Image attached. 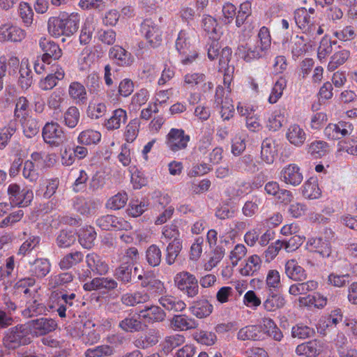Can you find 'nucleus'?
<instances>
[{
	"label": "nucleus",
	"instance_id": "nucleus-1",
	"mask_svg": "<svg viewBox=\"0 0 357 357\" xmlns=\"http://www.w3.org/2000/svg\"><path fill=\"white\" fill-rule=\"evenodd\" d=\"M80 16L75 13L63 12L56 17H51L47 22L49 33L55 37L73 36L79 29Z\"/></svg>",
	"mask_w": 357,
	"mask_h": 357
},
{
	"label": "nucleus",
	"instance_id": "nucleus-2",
	"mask_svg": "<svg viewBox=\"0 0 357 357\" xmlns=\"http://www.w3.org/2000/svg\"><path fill=\"white\" fill-rule=\"evenodd\" d=\"M31 328L28 322L10 328L6 335L8 347L15 349L22 345L29 344L31 342Z\"/></svg>",
	"mask_w": 357,
	"mask_h": 357
},
{
	"label": "nucleus",
	"instance_id": "nucleus-3",
	"mask_svg": "<svg viewBox=\"0 0 357 357\" xmlns=\"http://www.w3.org/2000/svg\"><path fill=\"white\" fill-rule=\"evenodd\" d=\"M176 287L184 294L193 298L199 293L198 280L195 276L188 271H182L174 277Z\"/></svg>",
	"mask_w": 357,
	"mask_h": 357
},
{
	"label": "nucleus",
	"instance_id": "nucleus-4",
	"mask_svg": "<svg viewBox=\"0 0 357 357\" xmlns=\"http://www.w3.org/2000/svg\"><path fill=\"white\" fill-rule=\"evenodd\" d=\"M42 135L45 143L52 146H59L66 141L63 128L58 123H47L43 128Z\"/></svg>",
	"mask_w": 357,
	"mask_h": 357
},
{
	"label": "nucleus",
	"instance_id": "nucleus-5",
	"mask_svg": "<svg viewBox=\"0 0 357 357\" xmlns=\"http://www.w3.org/2000/svg\"><path fill=\"white\" fill-rule=\"evenodd\" d=\"M8 195L11 204L20 207L29 205L33 197V192L31 190L21 189L20 185L17 183H11L8 185Z\"/></svg>",
	"mask_w": 357,
	"mask_h": 357
},
{
	"label": "nucleus",
	"instance_id": "nucleus-6",
	"mask_svg": "<svg viewBox=\"0 0 357 357\" xmlns=\"http://www.w3.org/2000/svg\"><path fill=\"white\" fill-rule=\"evenodd\" d=\"M141 33L144 36L151 47H156L162 42V31L151 19H146L141 24Z\"/></svg>",
	"mask_w": 357,
	"mask_h": 357
},
{
	"label": "nucleus",
	"instance_id": "nucleus-7",
	"mask_svg": "<svg viewBox=\"0 0 357 357\" xmlns=\"http://www.w3.org/2000/svg\"><path fill=\"white\" fill-rule=\"evenodd\" d=\"M232 50L229 47L222 48L219 54V70L224 71V83L229 84L234 73V62L231 60Z\"/></svg>",
	"mask_w": 357,
	"mask_h": 357
},
{
	"label": "nucleus",
	"instance_id": "nucleus-8",
	"mask_svg": "<svg viewBox=\"0 0 357 357\" xmlns=\"http://www.w3.org/2000/svg\"><path fill=\"white\" fill-rule=\"evenodd\" d=\"M190 136L182 129L172 128L167 136L166 144L174 152L185 149L190 141Z\"/></svg>",
	"mask_w": 357,
	"mask_h": 357
},
{
	"label": "nucleus",
	"instance_id": "nucleus-9",
	"mask_svg": "<svg viewBox=\"0 0 357 357\" xmlns=\"http://www.w3.org/2000/svg\"><path fill=\"white\" fill-rule=\"evenodd\" d=\"M353 131L352 123L340 121L336 124H328L324 129V134L328 139L335 140L351 135Z\"/></svg>",
	"mask_w": 357,
	"mask_h": 357
},
{
	"label": "nucleus",
	"instance_id": "nucleus-10",
	"mask_svg": "<svg viewBox=\"0 0 357 357\" xmlns=\"http://www.w3.org/2000/svg\"><path fill=\"white\" fill-rule=\"evenodd\" d=\"M96 225L102 230H129L131 225L121 218L112 215L100 217L96 220Z\"/></svg>",
	"mask_w": 357,
	"mask_h": 357
},
{
	"label": "nucleus",
	"instance_id": "nucleus-11",
	"mask_svg": "<svg viewBox=\"0 0 357 357\" xmlns=\"http://www.w3.org/2000/svg\"><path fill=\"white\" fill-rule=\"evenodd\" d=\"M31 328V332L35 336L45 335L54 331L57 327V323L52 319L38 318L28 321Z\"/></svg>",
	"mask_w": 357,
	"mask_h": 357
},
{
	"label": "nucleus",
	"instance_id": "nucleus-12",
	"mask_svg": "<svg viewBox=\"0 0 357 357\" xmlns=\"http://www.w3.org/2000/svg\"><path fill=\"white\" fill-rule=\"evenodd\" d=\"M280 180L286 184L298 186L303 180L301 168L296 164H289L281 170Z\"/></svg>",
	"mask_w": 357,
	"mask_h": 357
},
{
	"label": "nucleus",
	"instance_id": "nucleus-13",
	"mask_svg": "<svg viewBox=\"0 0 357 357\" xmlns=\"http://www.w3.org/2000/svg\"><path fill=\"white\" fill-rule=\"evenodd\" d=\"M25 36V31L17 26L8 23L0 26L1 41L21 42Z\"/></svg>",
	"mask_w": 357,
	"mask_h": 357
},
{
	"label": "nucleus",
	"instance_id": "nucleus-14",
	"mask_svg": "<svg viewBox=\"0 0 357 357\" xmlns=\"http://www.w3.org/2000/svg\"><path fill=\"white\" fill-rule=\"evenodd\" d=\"M86 262L87 267L89 268V270L85 272L86 277H89L91 272L94 274L102 275H105L108 271V265L99 255L94 252L89 253L86 255Z\"/></svg>",
	"mask_w": 357,
	"mask_h": 357
},
{
	"label": "nucleus",
	"instance_id": "nucleus-15",
	"mask_svg": "<svg viewBox=\"0 0 357 357\" xmlns=\"http://www.w3.org/2000/svg\"><path fill=\"white\" fill-rule=\"evenodd\" d=\"M40 47L44 52L42 56L43 62L50 63V59L54 60L59 59L61 55L62 52L59 46L54 42L47 39L46 38H41L39 43Z\"/></svg>",
	"mask_w": 357,
	"mask_h": 357
},
{
	"label": "nucleus",
	"instance_id": "nucleus-16",
	"mask_svg": "<svg viewBox=\"0 0 357 357\" xmlns=\"http://www.w3.org/2000/svg\"><path fill=\"white\" fill-rule=\"evenodd\" d=\"M133 266L132 263H129L128 261L123 262L115 269L114 275L116 279L123 284L132 283L134 278L132 277V271H134V273H137L139 271L137 267Z\"/></svg>",
	"mask_w": 357,
	"mask_h": 357
},
{
	"label": "nucleus",
	"instance_id": "nucleus-17",
	"mask_svg": "<svg viewBox=\"0 0 357 357\" xmlns=\"http://www.w3.org/2000/svg\"><path fill=\"white\" fill-rule=\"evenodd\" d=\"M118 287V282L109 278H95L91 282L84 284L83 288L85 291L106 289L112 291Z\"/></svg>",
	"mask_w": 357,
	"mask_h": 357
},
{
	"label": "nucleus",
	"instance_id": "nucleus-18",
	"mask_svg": "<svg viewBox=\"0 0 357 357\" xmlns=\"http://www.w3.org/2000/svg\"><path fill=\"white\" fill-rule=\"evenodd\" d=\"M139 316L148 324H153L154 322L162 321L165 319L166 314L159 306L151 305L149 307L146 306L143 310H140Z\"/></svg>",
	"mask_w": 357,
	"mask_h": 357
},
{
	"label": "nucleus",
	"instance_id": "nucleus-19",
	"mask_svg": "<svg viewBox=\"0 0 357 357\" xmlns=\"http://www.w3.org/2000/svg\"><path fill=\"white\" fill-rule=\"evenodd\" d=\"M237 337L241 340H259L264 338L263 324L261 325H250L239 330Z\"/></svg>",
	"mask_w": 357,
	"mask_h": 357
},
{
	"label": "nucleus",
	"instance_id": "nucleus-20",
	"mask_svg": "<svg viewBox=\"0 0 357 357\" xmlns=\"http://www.w3.org/2000/svg\"><path fill=\"white\" fill-rule=\"evenodd\" d=\"M160 334L158 330L151 328L145 334L140 335L134 341L135 346L141 349H146L157 344Z\"/></svg>",
	"mask_w": 357,
	"mask_h": 357
},
{
	"label": "nucleus",
	"instance_id": "nucleus-21",
	"mask_svg": "<svg viewBox=\"0 0 357 357\" xmlns=\"http://www.w3.org/2000/svg\"><path fill=\"white\" fill-rule=\"evenodd\" d=\"M111 59L121 66H128L132 63L131 54L119 45H114L109 52Z\"/></svg>",
	"mask_w": 357,
	"mask_h": 357
},
{
	"label": "nucleus",
	"instance_id": "nucleus-22",
	"mask_svg": "<svg viewBox=\"0 0 357 357\" xmlns=\"http://www.w3.org/2000/svg\"><path fill=\"white\" fill-rule=\"evenodd\" d=\"M284 270L287 276L294 281L303 282L307 279L305 269L294 259L287 261Z\"/></svg>",
	"mask_w": 357,
	"mask_h": 357
},
{
	"label": "nucleus",
	"instance_id": "nucleus-23",
	"mask_svg": "<svg viewBox=\"0 0 357 357\" xmlns=\"http://www.w3.org/2000/svg\"><path fill=\"white\" fill-rule=\"evenodd\" d=\"M276 142L272 138H266L261 146V158L267 164H272L277 155Z\"/></svg>",
	"mask_w": 357,
	"mask_h": 357
},
{
	"label": "nucleus",
	"instance_id": "nucleus-24",
	"mask_svg": "<svg viewBox=\"0 0 357 357\" xmlns=\"http://www.w3.org/2000/svg\"><path fill=\"white\" fill-rule=\"evenodd\" d=\"M322 351V345L317 340H311L296 347V353L298 355H305L307 357H316Z\"/></svg>",
	"mask_w": 357,
	"mask_h": 357
},
{
	"label": "nucleus",
	"instance_id": "nucleus-25",
	"mask_svg": "<svg viewBox=\"0 0 357 357\" xmlns=\"http://www.w3.org/2000/svg\"><path fill=\"white\" fill-rule=\"evenodd\" d=\"M125 317L119 323V328L126 333L140 332L144 330V324L139 318L135 315Z\"/></svg>",
	"mask_w": 357,
	"mask_h": 357
},
{
	"label": "nucleus",
	"instance_id": "nucleus-26",
	"mask_svg": "<svg viewBox=\"0 0 357 357\" xmlns=\"http://www.w3.org/2000/svg\"><path fill=\"white\" fill-rule=\"evenodd\" d=\"M73 206L82 215H90L94 212L97 204L93 200H88L83 197H76L73 200Z\"/></svg>",
	"mask_w": 357,
	"mask_h": 357
},
{
	"label": "nucleus",
	"instance_id": "nucleus-27",
	"mask_svg": "<svg viewBox=\"0 0 357 357\" xmlns=\"http://www.w3.org/2000/svg\"><path fill=\"white\" fill-rule=\"evenodd\" d=\"M285 303V299L282 294L274 292L270 289L267 298L264 302L263 305L267 311L274 312L278 309L283 307Z\"/></svg>",
	"mask_w": 357,
	"mask_h": 357
},
{
	"label": "nucleus",
	"instance_id": "nucleus-28",
	"mask_svg": "<svg viewBox=\"0 0 357 357\" xmlns=\"http://www.w3.org/2000/svg\"><path fill=\"white\" fill-rule=\"evenodd\" d=\"M191 313L199 319L209 316L213 311V305L205 298L195 301L190 307Z\"/></svg>",
	"mask_w": 357,
	"mask_h": 357
},
{
	"label": "nucleus",
	"instance_id": "nucleus-29",
	"mask_svg": "<svg viewBox=\"0 0 357 357\" xmlns=\"http://www.w3.org/2000/svg\"><path fill=\"white\" fill-rule=\"evenodd\" d=\"M97 234L95 229L91 226L80 229L78 234L79 244L86 249H91L95 245Z\"/></svg>",
	"mask_w": 357,
	"mask_h": 357
},
{
	"label": "nucleus",
	"instance_id": "nucleus-30",
	"mask_svg": "<svg viewBox=\"0 0 357 357\" xmlns=\"http://www.w3.org/2000/svg\"><path fill=\"white\" fill-rule=\"evenodd\" d=\"M159 303L167 310L174 312H181L186 307V304L183 301L172 296H162Z\"/></svg>",
	"mask_w": 357,
	"mask_h": 357
},
{
	"label": "nucleus",
	"instance_id": "nucleus-31",
	"mask_svg": "<svg viewBox=\"0 0 357 357\" xmlns=\"http://www.w3.org/2000/svg\"><path fill=\"white\" fill-rule=\"evenodd\" d=\"M202 27L211 40H219L222 33L216 20L211 16H206L202 20Z\"/></svg>",
	"mask_w": 357,
	"mask_h": 357
},
{
	"label": "nucleus",
	"instance_id": "nucleus-32",
	"mask_svg": "<svg viewBox=\"0 0 357 357\" xmlns=\"http://www.w3.org/2000/svg\"><path fill=\"white\" fill-rule=\"evenodd\" d=\"M171 324L176 328L181 331L195 328L198 325L197 321L195 319L189 317L185 314L174 315L171 321Z\"/></svg>",
	"mask_w": 357,
	"mask_h": 357
},
{
	"label": "nucleus",
	"instance_id": "nucleus-33",
	"mask_svg": "<svg viewBox=\"0 0 357 357\" xmlns=\"http://www.w3.org/2000/svg\"><path fill=\"white\" fill-rule=\"evenodd\" d=\"M51 264L47 259H36L31 266L32 275L37 278H45L50 271Z\"/></svg>",
	"mask_w": 357,
	"mask_h": 357
},
{
	"label": "nucleus",
	"instance_id": "nucleus-34",
	"mask_svg": "<svg viewBox=\"0 0 357 357\" xmlns=\"http://www.w3.org/2000/svg\"><path fill=\"white\" fill-rule=\"evenodd\" d=\"M286 137L291 144L297 146L303 144L306 139V135L304 130L299 126L296 124L289 128Z\"/></svg>",
	"mask_w": 357,
	"mask_h": 357
},
{
	"label": "nucleus",
	"instance_id": "nucleus-35",
	"mask_svg": "<svg viewBox=\"0 0 357 357\" xmlns=\"http://www.w3.org/2000/svg\"><path fill=\"white\" fill-rule=\"evenodd\" d=\"M101 139V134L96 130L87 129L82 131L77 137L79 144L90 146L97 144Z\"/></svg>",
	"mask_w": 357,
	"mask_h": 357
},
{
	"label": "nucleus",
	"instance_id": "nucleus-36",
	"mask_svg": "<svg viewBox=\"0 0 357 357\" xmlns=\"http://www.w3.org/2000/svg\"><path fill=\"white\" fill-rule=\"evenodd\" d=\"M84 254L80 251H75L66 255L59 265L61 269L68 270L83 261Z\"/></svg>",
	"mask_w": 357,
	"mask_h": 357
},
{
	"label": "nucleus",
	"instance_id": "nucleus-37",
	"mask_svg": "<svg viewBox=\"0 0 357 357\" xmlns=\"http://www.w3.org/2000/svg\"><path fill=\"white\" fill-rule=\"evenodd\" d=\"M260 47L255 45L254 47H244L239 46L237 50V54L241 56L245 61L251 62L254 59H259L261 56V52Z\"/></svg>",
	"mask_w": 357,
	"mask_h": 357
},
{
	"label": "nucleus",
	"instance_id": "nucleus-38",
	"mask_svg": "<svg viewBox=\"0 0 357 357\" xmlns=\"http://www.w3.org/2000/svg\"><path fill=\"white\" fill-rule=\"evenodd\" d=\"M182 250L181 239L172 240L166 248L165 261L168 265H172Z\"/></svg>",
	"mask_w": 357,
	"mask_h": 357
},
{
	"label": "nucleus",
	"instance_id": "nucleus-39",
	"mask_svg": "<svg viewBox=\"0 0 357 357\" xmlns=\"http://www.w3.org/2000/svg\"><path fill=\"white\" fill-rule=\"evenodd\" d=\"M76 239L75 231L70 229H62L56 236V243L61 248H66L73 245Z\"/></svg>",
	"mask_w": 357,
	"mask_h": 357
},
{
	"label": "nucleus",
	"instance_id": "nucleus-40",
	"mask_svg": "<svg viewBox=\"0 0 357 357\" xmlns=\"http://www.w3.org/2000/svg\"><path fill=\"white\" fill-rule=\"evenodd\" d=\"M127 120L126 112L123 109H117L113 112L112 116L107 119L105 126L108 130L118 129L121 123H125Z\"/></svg>",
	"mask_w": 357,
	"mask_h": 357
},
{
	"label": "nucleus",
	"instance_id": "nucleus-41",
	"mask_svg": "<svg viewBox=\"0 0 357 357\" xmlns=\"http://www.w3.org/2000/svg\"><path fill=\"white\" fill-rule=\"evenodd\" d=\"M262 323L264 335H267L276 341H280L282 340L283 337L282 333L271 319L264 318L262 319Z\"/></svg>",
	"mask_w": 357,
	"mask_h": 357
},
{
	"label": "nucleus",
	"instance_id": "nucleus-42",
	"mask_svg": "<svg viewBox=\"0 0 357 357\" xmlns=\"http://www.w3.org/2000/svg\"><path fill=\"white\" fill-rule=\"evenodd\" d=\"M318 284L314 280H309L306 282H299L290 286L289 293L294 296L306 294L309 291L315 290Z\"/></svg>",
	"mask_w": 357,
	"mask_h": 357
},
{
	"label": "nucleus",
	"instance_id": "nucleus-43",
	"mask_svg": "<svg viewBox=\"0 0 357 357\" xmlns=\"http://www.w3.org/2000/svg\"><path fill=\"white\" fill-rule=\"evenodd\" d=\"M146 261L151 267H156L160 264L162 252L159 247L155 244L151 245L146 250Z\"/></svg>",
	"mask_w": 357,
	"mask_h": 357
},
{
	"label": "nucleus",
	"instance_id": "nucleus-44",
	"mask_svg": "<svg viewBox=\"0 0 357 357\" xmlns=\"http://www.w3.org/2000/svg\"><path fill=\"white\" fill-rule=\"evenodd\" d=\"M184 342V337L181 335H175L167 337L160 344L162 351L167 355L173 349Z\"/></svg>",
	"mask_w": 357,
	"mask_h": 357
},
{
	"label": "nucleus",
	"instance_id": "nucleus-45",
	"mask_svg": "<svg viewBox=\"0 0 357 357\" xmlns=\"http://www.w3.org/2000/svg\"><path fill=\"white\" fill-rule=\"evenodd\" d=\"M63 123L69 128H75L80 119V113L77 107L75 106L70 107L63 114Z\"/></svg>",
	"mask_w": 357,
	"mask_h": 357
},
{
	"label": "nucleus",
	"instance_id": "nucleus-46",
	"mask_svg": "<svg viewBox=\"0 0 357 357\" xmlns=\"http://www.w3.org/2000/svg\"><path fill=\"white\" fill-rule=\"evenodd\" d=\"M68 93L70 96L73 99H77L79 102L84 104L86 102V89L82 84L74 82L69 86Z\"/></svg>",
	"mask_w": 357,
	"mask_h": 357
},
{
	"label": "nucleus",
	"instance_id": "nucleus-47",
	"mask_svg": "<svg viewBox=\"0 0 357 357\" xmlns=\"http://www.w3.org/2000/svg\"><path fill=\"white\" fill-rule=\"evenodd\" d=\"M95 25L92 18H87L82 27L79 36V42L81 44L86 45L90 43L92 38Z\"/></svg>",
	"mask_w": 357,
	"mask_h": 357
},
{
	"label": "nucleus",
	"instance_id": "nucleus-48",
	"mask_svg": "<svg viewBox=\"0 0 357 357\" xmlns=\"http://www.w3.org/2000/svg\"><path fill=\"white\" fill-rule=\"evenodd\" d=\"M143 288H146L148 291L155 295H161L165 291L163 282L157 279L153 273L144 284Z\"/></svg>",
	"mask_w": 357,
	"mask_h": 357
},
{
	"label": "nucleus",
	"instance_id": "nucleus-49",
	"mask_svg": "<svg viewBox=\"0 0 357 357\" xmlns=\"http://www.w3.org/2000/svg\"><path fill=\"white\" fill-rule=\"evenodd\" d=\"M261 262V260L259 256L255 255L250 257L246 264L240 270L241 274L245 276L252 275L260 268Z\"/></svg>",
	"mask_w": 357,
	"mask_h": 357
},
{
	"label": "nucleus",
	"instance_id": "nucleus-50",
	"mask_svg": "<svg viewBox=\"0 0 357 357\" xmlns=\"http://www.w3.org/2000/svg\"><path fill=\"white\" fill-rule=\"evenodd\" d=\"M350 52L348 50H342L335 52L331 58L328 65L329 71L335 70L338 66L344 64L349 59Z\"/></svg>",
	"mask_w": 357,
	"mask_h": 357
},
{
	"label": "nucleus",
	"instance_id": "nucleus-51",
	"mask_svg": "<svg viewBox=\"0 0 357 357\" xmlns=\"http://www.w3.org/2000/svg\"><path fill=\"white\" fill-rule=\"evenodd\" d=\"M59 185V180L58 178L47 180L46 182L43 184L42 187L45 188V191L43 192V189H39L36 190V195H41L45 199H49L55 194Z\"/></svg>",
	"mask_w": 357,
	"mask_h": 357
},
{
	"label": "nucleus",
	"instance_id": "nucleus-52",
	"mask_svg": "<svg viewBox=\"0 0 357 357\" xmlns=\"http://www.w3.org/2000/svg\"><path fill=\"white\" fill-rule=\"evenodd\" d=\"M236 167L238 169L255 172L258 170V167L253 160V157L250 154H246L240 158L236 162Z\"/></svg>",
	"mask_w": 357,
	"mask_h": 357
},
{
	"label": "nucleus",
	"instance_id": "nucleus-53",
	"mask_svg": "<svg viewBox=\"0 0 357 357\" xmlns=\"http://www.w3.org/2000/svg\"><path fill=\"white\" fill-rule=\"evenodd\" d=\"M114 354V349L109 345H100L94 348L88 349L85 351L86 357H102L109 356Z\"/></svg>",
	"mask_w": 357,
	"mask_h": 357
},
{
	"label": "nucleus",
	"instance_id": "nucleus-54",
	"mask_svg": "<svg viewBox=\"0 0 357 357\" xmlns=\"http://www.w3.org/2000/svg\"><path fill=\"white\" fill-rule=\"evenodd\" d=\"M314 328H310L303 324H298L294 326L291 329V335L294 337L299 339H305L311 337L314 335Z\"/></svg>",
	"mask_w": 357,
	"mask_h": 357
},
{
	"label": "nucleus",
	"instance_id": "nucleus-55",
	"mask_svg": "<svg viewBox=\"0 0 357 357\" xmlns=\"http://www.w3.org/2000/svg\"><path fill=\"white\" fill-rule=\"evenodd\" d=\"M127 201V194L126 192H119L107 201V207L112 210H118L123 208Z\"/></svg>",
	"mask_w": 357,
	"mask_h": 357
},
{
	"label": "nucleus",
	"instance_id": "nucleus-56",
	"mask_svg": "<svg viewBox=\"0 0 357 357\" xmlns=\"http://www.w3.org/2000/svg\"><path fill=\"white\" fill-rule=\"evenodd\" d=\"M284 121V116L280 113V112L275 111L268 117L266 127L269 130L276 131L282 126Z\"/></svg>",
	"mask_w": 357,
	"mask_h": 357
},
{
	"label": "nucleus",
	"instance_id": "nucleus-57",
	"mask_svg": "<svg viewBox=\"0 0 357 357\" xmlns=\"http://www.w3.org/2000/svg\"><path fill=\"white\" fill-rule=\"evenodd\" d=\"M285 86L286 80L283 78L278 79L272 89L271 93L268 98V102L271 104L275 103L282 96Z\"/></svg>",
	"mask_w": 357,
	"mask_h": 357
},
{
	"label": "nucleus",
	"instance_id": "nucleus-58",
	"mask_svg": "<svg viewBox=\"0 0 357 357\" xmlns=\"http://www.w3.org/2000/svg\"><path fill=\"white\" fill-rule=\"evenodd\" d=\"M299 302L303 305L311 304L314 305L317 307L322 308L326 305L327 299L320 294L309 295L307 297H301Z\"/></svg>",
	"mask_w": 357,
	"mask_h": 357
},
{
	"label": "nucleus",
	"instance_id": "nucleus-59",
	"mask_svg": "<svg viewBox=\"0 0 357 357\" xmlns=\"http://www.w3.org/2000/svg\"><path fill=\"white\" fill-rule=\"evenodd\" d=\"M328 144L324 141H314L308 147V153L315 158L321 157L327 151Z\"/></svg>",
	"mask_w": 357,
	"mask_h": 357
},
{
	"label": "nucleus",
	"instance_id": "nucleus-60",
	"mask_svg": "<svg viewBox=\"0 0 357 357\" xmlns=\"http://www.w3.org/2000/svg\"><path fill=\"white\" fill-rule=\"evenodd\" d=\"M19 83L22 89H27L32 84V72L26 66L21 65Z\"/></svg>",
	"mask_w": 357,
	"mask_h": 357
},
{
	"label": "nucleus",
	"instance_id": "nucleus-61",
	"mask_svg": "<svg viewBox=\"0 0 357 357\" xmlns=\"http://www.w3.org/2000/svg\"><path fill=\"white\" fill-rule=\"evenodd\" d=\"M106 112V106L103 103L90 102L87 110V116L91 119H98L102 116Z\"/></svg>",
	"mask_w": 357,
	"mask_h": 357
},
{
	"label": "nucleus",
	"instance_id": "nucleus-62",
	"mask_svg": "<svg viewBox=\"0 0 357 357\" xmlns=\"http://www.w3.org/2000/svg\"><path fill=\"white\" fill-rule=\"evenodd\" d=\"M305 238L298 235H294L289 239L282 240V246L287 252H292L297 250L303 243Z\"/></svg>",
	"mask_w": 357,
	"mask_h": 357
},
{
	"label": "nucleus",
	"instance_id": "nucleus-63",
	"mask_svg": "<svg viewBox=\"0 0 357 357\" xmlns=\"http://www.w3.org/2000/svg\"><path fill=\"white\" fill-rule=\"evenodd\" d=\"M320 194L317 185L312 184L310 181L304 183L302 189V195L304 197L310 199H317Z\"/></svg>",
	"mask_w": 357,
	"mask_h": 357
},
{
	"label": "nucleus",
	"instance_id": "nucleus-64",
	"mask_svg": "<svg viewBox=\"0 0 357 357\" xmlns=\"http://www.w3.org/2000/svg\"><path fill=\"white\" fill-rule=\"evenodd\" d=\"M148 208V204L141 201L139 202L137 201H132L129 204L128 208V213L132 217H138L141 215Z\"/></svg>",
	"mask_w": 357,
	"mask_h": 357
}]
</instances>
